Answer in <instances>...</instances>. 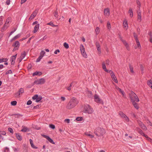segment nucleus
<instances>
[{
  "label": "nucleus",
  "mask_w": 152,
  "mask_h": 152,
  "mask_svg": "<svg viewBox=\"0 0 152 152\" xmlns=\"http://www.w3.org/2000/svg\"><path fill=\"white\" fill-rule=\"evenodd\" d=\"M38 12V9H36L34 11L32 14L31 15L29 20H31L33 19L37 15Z\"/></svg>",
  "instance_id": "0eeeda50"
},
{
  "label": "nucleus",
  "mask_w": 152,
  "mask_h": 152,
  "mask_svg": "<svg viewBox=\"0 0 152 152\" xmlns=\"http://www.w3.org/2000/svg\"><path fill=\"white\" fill-rule=\"evenodd\" d=\"M42 99V96H38V98H37L36 100V102H39Z\"/></svg>",
  "instance_id": "473e14b6"
},
{
  "label": "nucleus",
  "mask_w": 152,
  "mask_h": 152,
  "mask_svg": "<svg viewBox=\"0 0 152 152\" xmlns=\"http://www.w3.org/2000/svg\"><path fill=\"white\" fill-rule=\"evenodd\" d=\"M139 133L141 134L143 136L145 135V134L143 133L142 130L140 129L138 132Z\"/></svg>",
  "instance_id": "a18cd8bd"
},
{
  "label": "nucleus",
  "mask_w": 152,
  "mask_h": 152,
  "mask_svg": "<svg viewBox=\"0 0 152 152\" xmlns=\"http://www.w3.org/2000/svg\"><path fill=\"white\" fill-rule=\"evenodd\" d=\"M146 121L147 123L151 126H152V124L151 123L150 121L148 119H147L146 120Z\"/></svg>",
  "instance_id": "de8ad7c7"
},
{
  "label": "nucleus",
  "mask_w": 152,
  "mask_h": 152,
  "mask_svg": "<svg viewBox=\"0 0 152 152\" xmlns=\"http://www.w3.org/2000/svg\"><path fill=\"white\" fill-rule=\"evenodd\" d=\"M18 91L20 94H22L24 92V89L22 88H21L19 89Z\"/></svg>",
  "instance_id": "72a5a7b5"
},
{
  "label": "nucleus",
  "mask_w": 152,
  "mask_h": 152,
  "mask_svg": "<svg viewBox=\"0 0 152 152\" xmlns=\"http://www.w3.org/2000/svg\"><path fill=\"white\" fill-rule=\"evenodd\" d=\"M12 72L11 71V70H9L6 73V75H7V74H12Z\"/></svg>",
  "instance_id": "680f3d73"
},
{
  "label": "nucleus",
  "mask_w": 152,
  "mask_h": 152,
  "mask_svg": "<svg viewBox=\"0 0 152 152\" xmlns=\"http://www.w3.org/2000/svg\"><path fill=\"white\" fill-rule=\"evenodd\" d=\"M49 126L50 128H51L53 129H54L55 128V125H53L52 124H50Z\"/></svg>",
  "instance_id": "5fc2aeb1"
},
{
  "label": "nucleus",
  "mask_w": 152,
  "mask_h": 152,
  "mask_svg": "<svg viewBox=\"0 0 152 152\" xmlns=\"http://www.w3.org/2000/svg\"><path fill=\"white\" fill-rule=\"evenodd\" d=\"M140 69L141 71H143L144 70V66L142 64L140 65Z\"/></svg>",
  "instance_id": "0e129e2a"
},
{
  "label": "nucleus",
  "mask_w": 152,
  "mask_h": 152,
  "mask_svg": "<svg viewBox=\"0 0 152 152\" xmlns=\"http://www.w3.org/2000/svg\"><path fill=\"white\" fill-rule=\"evenodd\" d=\"M45 82V80L44 78H42L35 81L34 83L37 85L44 84Z\"/></svg>",
  "instance_id": "39448f33"
},
{
  "label": "nucleus",
  "mask_w": 152,
  "mask_h": 152,
  "mask_svg": "<svg viewBox=\"0 0 152 152\" xmlns=\"http://www.w3.org/2000/svg\"><path fill=\"white\" fill-rule=\"evenodd\" d=\"M123 26L124 28H126V29H127L128 26L127 23V21L126 19L124 20L123 23Z\"/></svg>",
  "instance_id": "f8f14e48"
},
{
  "label": "nucleus",
  "mask_w": 152,
  "mask_h": 152,
  "mask_svg": "<svg viewBox=\"0 0 152 152\" xmlns=\"http://www.w3.org/2000/svg\"><path fill=\"white\" fill-rule=\"evenodd\" d=\"M90 132H86L85 133V134L86 135L89 136L90 138H92L93 137H94V136L90 134Z\"/></svg>",
  "instance_id": "a878e982"
},
{
  "label": "nucleus",
  "mask_w": 152,
  "mask_h": 152,
  "mask_svg": "<svg viewBox=\"0 0 152 152\" xmlns=\"http://www.w3.org/2000/svg\"><path fill=\"white\" fill-rule=\"evenodd\" d=\"M64 47L66 49H68L69 48L68 44L66 42H65L64 44Z\"/></svg>",
  "instance_id": "ea45409f"
},
{
  "label": "nucleus",
  "mask_w": 152,
  "mask_h": 152,
  "mask_svg": "<svg viewBox=\"0 0 152 152\" xmlns=\"http://www.w3.org/2000/svg\"><path fill=\"white\" fill-rule=\"evenodd\" d=\"M95 31L96 33V35H97L98 34H99V33L100 32V29H99V28L97 27H96L95 30Z\"/></svg>",
  "instance_id": "2f4dec72"
},
{
  "label": "nucleus",
  "mask_w": 152,
  "mask_h": 152,
  "mask_svg": "<svg viewBox=\"0 0 152 152\" xmlns=\"http://www.w3.org/2000/svg\"><path fill=\"white\" fill-rule=\"evenodd\" d=\"M106 63H105V64H106V65H109V63H110V61L108 59H107L106 60Z\"/></svg>",
  "instance_id": "052dcab7"
},
{
  "label": "nucleus",
  "mask_w": 152,
  "mask_h": 152,
  "mask_svg": "<svg viewBox=\"0 0 152 152\" xmlns=\"http://www.w3.org/2000/svg\"><path fill=\"white\" fill-rule=\"evenodd\" d=\"M40 107V106L39 105H36L35 106H34L33 107V109H37L39 108Z\"/></svg>",
  "instance_id": "4d7b16f0"
},
{
  "label": "nucleus",
  "mask_w": 152,
  "mask_h": 152,
  "mask_svg": "<svg viewBox=\"0 0 152 152\" xmlns=\"http://www.w3.org/2000/svg\"><path fill=\"white\" fill-rule=\"evenodd\" d=\"M102 68L105 71L109 73V71L106 69L104 62H103L102 63Z\"/></svg>",
  "instance_id": "4468645a"
},
{
  "label": "nucleus",
  "mask_w": 152,
  "mask_h": 152,
  "mask_svg": "<svg viewBox=\"0 0 152 152\" xmlns=\"http://www.w3.org/2000/svg\"><path fill=\"white\" fill-rule=\"evenodd\" d=\"M80 48L81 52L83 56L84 57L86 58L87 56L85 52V49L83 45H81Z\"/></svg>",
  "instance_id": "20e7f679"
},
{
  "label": "nucleus",
  "mask_w": 152,
  "mask_h": 152,
  "mask_svg": "<svg viewBox=\"0 0 152 152\" xmlns=\"http://www.w3.org/2000/svg\"><path fill=\"white\" fill-rule=\"evenodd\" d=\"M128 13L130 14V16L131 18L133 16V12L132 9L131 8H130L128 11Z\"/></svg>",
  "instance_id": "412c9836"
},
{
  "label": "nucleus",
  "mask_w": 152,
  "mask_h": 152,
  "mask_svg": "<svg viewBox=\"0 0 152 152\" xmlns=\"http://www.w3.org/2000/svg\"><path fill=\"white\" fill-rule=\"evenodd\" d=\"M83 111L84 113L91 114L93 112L94 110L93 108L91 107L89 105L86 104L84 106Z\"/></svg>",
  "instance_id": "7ed1b4c3"
},
{
  "label": "nucleus",
  "mask_w": 152,
  "mask_h": 152,
  "mask_svg": "<svg viewBox=\"0 0 152 152\" xmlns=\"http://www.w3.org/2000/svg\"><path fill=\"white\" fill-rule=\"evenodd\" d=\"M119 115L121 116V117L124 118V117L126 116V115H125L123 112L121 111H119Z\"/></svg>",
  "instance_id": "4be33fe9"
},
{
  "label": "nucleus",
  "mask_w": 152,
  "mask_h": 152,
  "mask_svg": "<svg viewBox=\"0 0 152 152\" xmlns=\"http://www.w3.org/2000/svg\"><path fill=\"white\" fill-rule=\"evenodd\" d=\"M9 24L5 22V23L4 24V26L1 29V31H3L5 30L9 27Z\"/></svg>",
  "instance_id": "9b49d317"
},
{
  "label": "nucleus",
  "mask_w": 152,
  "mask_h": 152,
  "mask_svg": "<svg viewBox=\"0 0 152 152\" xmlns=\"http://www.w3.org/2000/svg\"><path fill=\"white\" fill-rule=\"evenodd\" d=\"M16 136L17 139L19 140H21L22 138V137L20 135L19 133L16 134Z\"/></svg>",
  "instance_id": "b1692460"
},
{
  "label": "nucleus",
  "mask_w": 152,
  "mask_h": 152,
  "mask_svg": "<svg viewBox=\"0 0 152 152\" xmlns=\"http://www.w3.org/2000/svg\"><path fill=\"white\" fill-rule=\"evenodd\" d=\"M104 15L107 17L109 16L110 13V10L109 8H107L104 9Z\"/></svg>",
  "instance_id": "1a4fd4ad"
},
{
  "label": "nucleus",
  "mask_w": 152,
  "mask_h": 152,
  "mask_svg": "<svg viewBox=\"0 0 152 152\" xmlns=\"http://www.w3.org/2000/svg\"><path fill=\"white\" fill-rule=\"evenodd\" d=\"M137 20L140 22L141 21V16L140 12H138L137 13Z\"/></svg>",
  "instance_id": "6ab92c4d"
},
{
  "label": "nucleus",
  "mask_w": 152,
  "mask_h": 152,
  "mask_svg": "<svg viewBox=\"0 0 152 152\" xmlns=\"http://www.w3.org/2000/svg\"><path fill=\"white\" fill-rule=\"evenodd\" d=\"M119 37L120 39V40L122 41L123 42V41H124L125 40H123L122 39V38L121 37V35L120 33L118 34Z\"/></svg>",
  "instance_id": "603ef678"
},
{
  "label": "nucleus",
  "mask_w": 152,
  "mask_h": 152,
  "mask_svg": "<svg viewBox=\"0 0 152 152\" xmlns=\"http://www.w3.org/2000/svg\"><path fill=\"white\" fill-rule=\"evenodd\" d=\"M73 83V82H72L70 84V86L69 87H67L66 88L67 89V90H68L69 91H70L71 90V87L72 86V84Z\"/></svg>",
  "instance_id": "3c124183"
},
{
  "label": "nucleus",
  "mask_w": 152,
  "mask_h": 152,
  "mask_svg": "<svg viewBox=\"0 0 152 152\" xmlns=\"http://www.w3.org/2000/svg\"><path fill=\"white\" fill-rule=\"evenodd\" d=\"M132 96L134 95V101H136L137 102H138L139 101V99L138 98V96L136 95L135 93L133 92V91H132Z\"/></svg>",
  "instance_id": "9d476101"
},
{
  "label": "nucleus",
  "mask_w": 152,
  "mask_h": 152,
  "mask_svg": "<svg viewBox=\"0 0 152 152\" xmlns=\"http://www.w3.org/2000/svg\"><path fill=\"white\" fill-rule=\"evenodd\" d=\"M32 103V101L31 100H29L27 102V104L29 105L31 104Z\"/></svg>",
  "instance_id": "338daca9"
},
{
  "label": "nucleus",
  "mask_w": 152,
  "mask_h": 152,
  "mask_svg": "<svg viewBox=\"0 0 152 152\" xmlns=\"http://www.w3.org/2000/svg\"><path fill=\"white\" fill-rule=\"evenodd\" d=\"M78 103L77 100L74 97H73L69 101L67 104L66 108L68 109H71L74 108Z\"/></svg>",
  "instance_id": "f257e3e1"
},
{
  "label": "nucleus",
  "mask_w": 152,
  "mask_h": 152,
  "mask_svg": "<svg viewBox=\"0 0 152 152\" xmlns=\"http://www.w3.org/2000/svg\"><path fill=\"white\" fill-rule=\"evenodd\" d=\"M11 18H8L6 20V23L10 24L11 22Z\"/></svg>",
  "instance_id": "c9c22d12"
},
{
  "label": "nucleus",
  "mask_w": 152,
  "mask_h": 152,
  "mask_svg": "<svg viewBox=\"0 0 152 152\" xmlns=\"http://www.w3.org/2000/svg\"><path fill=\"white\" fill-rule=\"evenodd\" d=\"M82 120L83 118L82 117H77L76 118V120L78 121H81Z\"/></svg>",
  "instance_id": "49530a36"
},
{
  "label": "nucleus",
  "mask_w": 152,
  "mask_h": 152,
  "mask_svg": "<svg viewBox=\"0 0 152 152\" xmlns=\"http://www.w3.org/2000/svg\"><path fill=\"white\" fill-rule=\"evenodd\" d=\"M132 103L134 105V107L136 109H138L139 108V106L138 105V104L137 103H136L134 100H132Z\"/></svg>",
  "instance_id": "f3484780"
},
{
  "label": "nucleus",
  "mask_w": 152,
  "mask_h": 152,
  "mask_svg": "<svg viewBox=\"0 0 152 152\" xmlns=\"http://www.w3.org/2000/svg\"><path fill=\"white\" fill-rule=\"evenodd\" d=\"M8 130L10 133H13V129L11 128H8Z\"/></svg>",
  "instance_id": "13d9d810"
},
{
  "label": "nucleus",
  "mask_w": 152,
  "mask_h": 152,
  "mask_svg": "<svg viewBox=\"0 0 152 152\" xmlns=\"http://www.w3.org/2000/svg\"><path fill=\"white\" fill-rule=\"evenodd\" d=\"M148 85L152 89V81L151 80H148L147 82Z\"/></svg>",
  "instance_id": "393cba45"
},
{
  "label": "nucleus",
  "mask_w": 152,
  "mask_h": 152,
  "mask_svg": "<svg viewBox=\"0 0 152 152\" xmlns=\"http://www.w3.org/2000/svg\"><path fill=\"white\" fill-rule=\"evenodd\" d=\"M109 73H110V74L113 80L115 83H118V80L117 79L114 74V73L113 72L111 71V70H110L109 71Z\"/></svg>",
  "instance_id": "423d86ee"
},
{
  "label": "nucleus",
  "mask_w": 152,
  "mask_h": 152,
  "mask_svg": "<svg viewBox=\"0 0 152 152\" xmlns=\"http://www.w3.org/2000/svg\"><path fill=\"white\" fill-rule=\"evenodd\" d=\"M124 118H125V120L127 122H128L129 121V118L126 116H125V117H124Z\"/></svg>",
  "instance_id": "e2e57ef3"
},
{
  "label": "nucleus",
  "mask_w": 152,
  "mask_h": 152,
  "mask_svg": "<svg viewBox=\"0 0 152 152\" xmlns=\"http://www.w3.org/2000/svg\"><path fill=\"white\" fill-rule=\"evenodd\" d=\"M42 74V73L40 72L36 71L33 74V76L39 75L40 76Z\"/></svg>",
  "instance_id": "a211bd4d"
},
{
  "label": "nucleus",
  "mask_w": 152,
  "mask_h": 152,
  "mask_svg": "<svg viewBox=\"0 0 152 152\" xmlns=\"http://www.w3.org/2000/svg\"><path fill=\"white\" fill-rule=\"evenodd\" d=\"M48 25H49L50 26H51L53 27H56L57 26V25H54V24L51 22H50L49 23H48L47 24Z\"/></svg>",
  "instance_id": "a19ab883"
},
{
  "label": "nucleus",
  "mask_w": 152,
  "mask_h": 152,
  "mask_svg": "<svg viewBox=\"0 0 152 152\" xmlns=\"http://www.w3.org/2000/svg\"><path fill=\"white\" fill-rule=\"evenodd\" d=\"M94 134L98 137L102 136L105 133V130L100 127L96 128L94 130Z\"/></svg>",
  "instance_id": "f03ea898"
},
{
  "label": "nucleus",
  "mask_w": 152,
  "mask_h": 152,
  "mask_svg": "<svg viewBox=\"0 0 152 152\" xmlns=\"http://www.w3.org/2000/svg\"><path fill=\"white\" fill-rule=\"evenodd\" d=\"M10 0H6V3L7 5H9L10 4Z\"/></svg>",
  "instance_id": "774afa93"
},
{
  "label": "nucleus",
  "mask_w": 152,
  "mask_h": 152,
  "mask_svg": "<svg viewBox=\"0 0 152 152\" xmlns=\"http://www.w3.org/2000/svg\"><path fill=\"white\" fill-rule=\"evenodd\" d=\"M47 38V37L46 36H45L43 38L40 39L39 41H43L46 39Z\"/></svg>",
  "instance_id": "69168bd1"
},
{
  "label": "nucleus",
  "mask_w": 152,
  "mask_h": 152,
  "mask_svg": "<svg viewBox=\"0 0 152 152\" xmlns=\"http://www.w3.org/2000/svg\"><path fill=\"white\" fill-rule=\"evenodd\" d=\"M57 9H56V10L53 13V14L54 16L57 18H58V12H57Z\"/></svg>",
  "instance_id": "bb28decb"
},
{
  "label": "nucleus",
  "mask_w": 152,
  "mask_h": 152,
  "mask_svg": "<svg viewBox=\"0 0 152 152\" xmlns=\"http://www.w3.org/2000/svg\"><path fill=\"white\" fill-rule=\"evenodd\" d=\"M17 103V102L15 101H12L11 102V104L12 105L15 106V105Z\"/></svg>",
  "instance_id": "c03bdc74"
},
{
  "label": "nucleus",
  "mask_w": 152,
  "mask_h": 152,
  "mask_svg": "<svg viewBox=\"0 0 152 152\" xmlns=\"http://www.w3.org/2000/svg\"><path fill=\"white\" fill-rule=\"evenodd\" d=\"M96 45L97 48H100V45L99 44V43L98 42H96Z\"/></svg>",
  "instance_id": "6e6d98bb"
},
{
  "label": "nucleus",
  "mask_w": 152,
  "mask_h": 152,
  "mask_svg": "<svg viewBox=\"0 0 152 152\" xmlns=\"http://www.w3.org/2000/svg\"><path fill=\"white\" fill-rule=\"evenodd\" d=\"M20 94L18 92H18L15 93V97L19 98L20 97Z\"/></svg>",
  "instance_id": "58836bf2"
},
{
  "label": "nucleus",
  "mask_w": 152,
  "mask_h": 152,
  "mask_svg": "<svg viewBox=\"0 0 152 152\" xmlns=\"http://www.w3.org/2000/svg\"><path fill=\"white\" fill-rule=\"evenodd\" d=\"M123 43L126 47V49L128 50H130V48L129 45L126 41L125 40L124 41H123Z\"/></svg>",
  "instance_id": "dca6fc26"
},
{
  "label": "nucleus",
  "mask_w": 152,
  "mask_h": 152,
  "mask_svg": "<svg viewBox=\"0 0 152 152\" xmlns=\"http://www.w3.org/2000/svg\"><path fill=\"white\" fill-rule=\"evenodd\" d=\"M3 17L2 16H1L0 17V26L2 25L3 24Z\"/></svg>",
  "instance_id": "79ce46f5"
},
{
  "label": "nucleus",
  "mask_w": 152,
  "mask_h": 152,
  "mask_svg": "<svg viewBox=\"0 0 152 152\" xmlns=\"http://www.w3.org/2000/svg\"><path fill=\"white\" fill-rule=\"evenodd\" d=\"M107 27L108 29L109 30L111 28L110 23L109 22H108L107 23Z\"/></svg>",
  "instance_id": "4c0bfd02"
},
{
  "label": "nucleus",
  "mask_w": 152,
  "mask_h": 152,
  "mask_svg": "<svg viewBox=\"0 0 152 152\" xmlns=\"http://www.w3.org/2000/svg\"><path fill=\"white\" fill-rule=\"evenodd\" d=\"M141 128L144 130H147V128L145 125L143 126Z\"/></svg>",
  "instance_id": "bf43d9fd"
},
{
  "label": "nucleus",
  "mask_w": 152,
  "mask_h": 152,
  "mask_svg": "<svg viewBox=\"0 0 152 152\" xmlns=\"http://www.w3.org/2000/svg\"><path fill=\"white\" fill-rule=\"evenodd\" d=\"M17 55L15 56H13L11 57V64L12 65H13L14 64L15 62V61L16 57Z\"/></svg>",
  "instance_id": "ddd939ff"
},
{
  "label": "nucleus",
  "mask_w": 152,
  "mask_h": 152,
  "mask_svg": "<svg viewBox=\"0 0 152 152\" xmlns=\"http://www.w3.org/2000/svg\"><path fill=\"white\" fill-rule=\"evenodd\" d=\"M47 140L51 143L53 144H55V142H53V140L50 138L49 137L47 139Z\"/></svg>",
  "instance_id": "7c9ffc66"
},
{
  "label": "nucleus",
  "mask_w": 152,
  "mask_h": 152,
  "mask_svg": "<svg viewBox=\"0 0 152 152\" xmlns=\"http://www.w3.org/2000/svg\"><path fill=\"white\" fill-rule=\"evenodd\" d=\"M11 18H8L6 20V23L10 24L11 22Z\"/></svg>",
  "instance_id": "f704fd0d"
},
{
  "label": "nucleus",
  "mask_w": 152,
  "mask_h": 152,
  "mask_svg": "<svg viewBox=\"0 0 152 152\" xmlns=\"http://www.w3.org/2000/svg\"><path fill=\"white\" fill-rule=\"evenodd\" d=\"M27 128L26 127H24L21 130L22 132H26L27 131Z\"/></svg>",
  "instance_id": "09e8293b"
},
{
  "label": "nucleus",
  "mask_w": 152,
  "mask_h": 152,
  "mask_svg": "<svg viewBox=\"0 0 152 152\" xmlns=\"http://www.w3.org/2000/svg\"><path fill=\"white\" fill-rule=\"evenodd\" d=\"M7 60L8 59L7 58H0V63H1L3 62H6Z\"/></svg>",
  "instance_id": "c85d7f7f"
},
{
  "label": "nucleus",
  "mask_w": 152,
  "mask_h": 152,
  "mask_svg": "<svg viewBox=\"0 0 152 152\" xmlns=\"http://www.w3.org/2000/svg\"><path fill=\"white\" fill-rule=\"evenodd\" d=\"M39 24H37L34 28V30L33 31L34 33H36L38 30L39 28Z\"/></svg>",
  "instance_id": "2eb2a0df"
},
{
  "label": "nucleus",
  "mask_w": 152,
  "mask_h": 152,
  "mask_svg": "<svg viewBox=\"0 0 152 152\" xmlns=\"http://www.w3.org/2000/svg\"><path fill=\"white\" fill-rule=\"evenodd\" d=\"M26 55V52L25 51H24L23 53H21L20 57L23 58L25 57Z\"/></svg>",
  "instance_id": "cd10ccee"
},
{
  "label": "nucleus",
  "mask_w": 152,
  "mask_h": 152,
  "mask_svg": "<svg viewBox=\"0 0 152 152\" xmlns=\"http://www.w3.org/2000/svg\"><path fill=\"white\" fill-rule=\"evenodd\" d=\"M20 45L19 42L18 41H16L14 43V45H13L15 47L18 48Z\"/></svg>",
  "instance_id": "aec40b11"
},
{
  "label": "nucleus",
  "mask_w": 152,
  "mask_h": 152,
  "mask_svg": "<svg viewBox=\"0 0 152 152\" xmlns=\"http://www.w3.org/2000/svg\"><path fill=\"white\" fill-rule=\"evenodd\" d=\"M38 95L37 94L35 95L32 97V99L34 100H36L37 98H38Z\"/></svg>",
  "instance_id": "864d4df0"
},
{
  "label": "nucleus",
  "mask_w": 152,
  "mask_h": 152,
  "mask_svg": "<svg viewBox=\"0 0 152 152\" xmlns=\"http://www.w3.org/2000/svg\"><path fill=\"white\" fill-rule=\"evenodd\" d=\"M131 94H132V91L131 92V93L130 94H129V97H130V99H131V100L132 102V100H134V95L132 96Z\"/></svg>",
  "instance_id": "c756f323"
},
{
  "label": "nucleus",
  "mask_w": 152,
  "mask_h": 152,
  "mask_svg": "<svg viewBox=\"0 0 152 152\" xmlns=\"http://www.w3.org/2000/svg\"><path fill=\"white\" fill-rule=\"evenodd\" d=\"M95 101L98 103H101L102 101L99 98V96L97 94H95L94 96Z\"/></svg>",
  "instance_id": "6e6552de"
},
{
  "label": "nucleus",
  "mask_w": 152,
  "mask_h": 152,
  "mask_svg": "<svg viewBox=\"0 0 152 152\" xmlns=\"http://www.w3.org/2000/svg\"><path fill=\"white\" fill-rule=\"evenodd\" d=\"M129 69H130V72H132V73H133L134 72V71L133 70V67L131 65H129Z\"/></svg>",
  "instance_id": "37998d69"
},
{
  "label": "nucleus",
  "mask_w": 152,
  "mask_h": 152,
  "mask_svg": "<svg viewBox=\"0 0 152 152\" xmlns=\"http://www.w3.org/2000/svg\"><path fill=\"white\" fill-rule=\"evenodd\" d=\"M43 57L42 56H40L39 57L37 58L36 61V62H39L41 59L42 58V57Z\"/></svg>",
  "instance_id": "e433bc0d"
},
{
  "label": "nucleus",
  "mask_w": 152,
  "mask_h": 152,
  "mask_svg": "<svg viewBox=\"0 0 152 152\" xmlns=\"http://www.w3.org/2000/svg\"><path fill=\"white\" fill-rule=\"evenodd\" d=\"M136 41L137 43L138 47L139 48L140 47V44L138 40L136 39Z\"/></svg>",
  "instance_id": "8fccbe9b"
},
{
  "label": "nucleus",
  "mask_w": 152,
  "mask_h": 152,
  "mask_svg": "<svg viewBox=\"0 0 152 152\" xmlns=\"http://www.w3.org/2000/svg\"><path fill=\"white\" fill-rule=\"evenodd\" d=\"M20 37V34H18L16 36H15V37H14L11 40V41L12 42L13 40L17 39L18 38H19Z\"/></svg>",
  "instance_id": "5701e85b"
}]
</instances>
